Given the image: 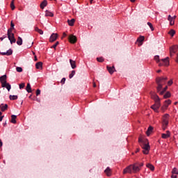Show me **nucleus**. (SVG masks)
I'll return each mask as SVG.
<instances>
[{
  "label": "nucleus",
  "instance_id": "obj_1",
  "mask_svg": "<svg viewBox=\"0 0 178 178\" xmlns=\"http://www.w3.org/2000/svg\"><path fill=\"white\" fill-rule=\"evenodd\" d=\"M152 98L154 100L155 104L151 106V108L153 109L154 112H158V109L161 108V99H159V96L156 94H154Z\"/></svg>",
  "mask_w": 178,
  "mask_h": 178
},
{
  "label": "nucleus",
  "instance_id": "obj_2",
  "mask_svg": "<svg viewBox=\"0 0 178 178\" xmlns=\"http://www.w3.org/2000/svg\"><path fill=\"white\" fill-rule=\"evenodd\" d=\"M167 80H168L167 77L161 76V77L156 78V81L158 85V86H157V92H159V91H161V90H162V87H163V86H165V84H166Z\"/></svg>",
  "mask_w": 178,
  "mask_h": 178
},
{
  "label": "nucleus",
  "instance_id": "obj_3",
  "mask_svg": "<svg viewBox=\"0 0 178 178\" xmlns=\"http://www.w3.org/2000/svg\"><path fill=\"white\" fill-rule=\"evenodd\" d=\"M154 60L159 63V66H169V57L165 58L159 59V56H154Z\"/></svg>",
  "mask_w": 178,
  "mask_h": 178
},
{
  "label": "nucleus",
  "instance_id": "obj_4",
  "mask_svg": "<svg viewBox=\"0 0 178 178\" xmlns=\"http://www.w3.org/2000/svg\"><path fill=\"white\" fill-rule=\"evenodd\" d=\"M0 83H1V87L3 88H6L8 91H10V88H12V86L9 83L6 82V75H3L0 76Z\"/></svg>",
  "mask_w": 178,
  "mask_h": 178
},
{
  "label": "nucleus",
  "instance_id": "obj_5",
  "mask_svg": "<svg viewBox=\"0 0 178 178\" xmlns=\"http://www.w3.org/2000/svg\"><path fill=\"white\" fill-rule=\"evenodd\" d=\"M7 35L10 44H15L16 39L15 38V33H12V29H9L7 32Z\"/></svg>",
  "mask_w": 178,
  "mask_h": 178
},
{
  "label": "nucleus",
  "instance_id": "obj_6",
  "mask_svg": "<svg viewBox=\"0 0 178 178\" xmlns=\"http://www.w3.org/2000/svg\"><path fill=\"white\" fill-rule=\"evenodd\" d=\"M168 124H169V114H165L163 116V130H166V127H168Z\"/></svg>",
  "mask_w": 178,
  "mask_h": 178
},
{
  "label": "nucleus",
  "instance_id": "obj_7",
  "mask_svg": "<svg viewBox=\"0 0 178 178\" xmlns=\"http://www.w3.org/2000/svg\"><path fill=\"white\" fill-rule=\"evenodd\" d=\"M126 173H133V165H130L124 169L123 175H126Z\"/></svg>",
  "mask_w": 178,
  "mask_h": 178
},
{
  "label": "nucleus",
  "instance_id": "obj_8",
  "mask_svg": "<svg viewBox=\"0 0 178 178\" xmlns=\"http://www.w3.org/2000/svg\"><path fill=\"white\" fill-rule=\"evenodd\" d=\"M178 49V46L177 45H174L170 48V56H173L174 54H176L177 52Z\"/></svg>",
  "mask_w": 178,
  "mask_h": 178
},
{
  "label": "nucleus",
  "instance_id": "obj_9",
  "mask_svg": "<svg viewBox=\"0 0 178 178\" xmlns=\"http://www.w3.org/2000/svg\"><path fill=\"white\" fill-rule=\"evenodd\" d=\"M141 168H140V165H138V163H135L132 165V170L133 173H137V172H140Z\"/></svg>",
  "mask_w": 178,
  "mask_h": 178
},
{
  "label": "nucleus",
  "instance_id": "obj_10",
  "mask_svg": "<svg viewBox=\"0 0 178 178\" xmlns=\"http://www.w3.org/2000/svg\"><path fill=\"white\" fill-rule=\"evenodd\" d=\"M69 41L71 42V44H75L77 41V38L73 35H70L69 36Z\"/></svg>",
  "mask_w": 178,
  "mask_h": 178
},
{
  "label": "nucleus",
  "instance_id": "obj_11",
  "mask_svg": "<svg viewBox=\"0 0 178 178\" xmlns=\"http://www.w3.org/2000/svg\"><path fill=\"white\" fill-rule=\"evenodd\" d=\"M175 19H176V16L172 17L168 15V20L170 21V26H173L175 24Z\"/></svg>",
  "mask_w": 178,
  "mask_h": 178
},
{
  "label": "nucleus",
  "instance_id": "obj_12",
  "mask_svg": "<svg viewBox=\"0 0 178 178\" xmlns=\"http://www.w3.org/2000/svg\"><path fill=\"white\" fill-rule=\"evenodd\" d=\"M58 38V33H53L49 38L50 42H54V41H56Z\"/></svg>",
  "mask_w": 178,
  "mask_h": 178
},
{
  "label": "nucleus",
  "instance_id": "obj_13",
  "mask_svg": "<svg viewBox=\"0 0 178 178\" xmlns=\"http://www.w3.org/2000/svg\"><path fill=\"white\" fill-rule=\"evenodd\" d=\"M13 54L12 49H8L6 52H1V55H6V56H10Z\"/></svg>",
  "mask_w": 178,
  "mask_h": 178
},
{
  "label": "nucleus",
  "instance_id": "obj_14",
  "mask_svg": "<svg viewBox=\"0 0 178 178\" xmlns=\"http://www.w3.org/2000/svg\"><path fill=\"white\" fill-rule=\"evenodd\" d=\"M0 109H1V112H5V111H7V109H8V104H1Z\"/></svg>",
  "mask_w": 178,
  "mask_h": 178
},
{
  "label": "nucleus",
  "instance_id": "obj_15",
  "mask_svg": "<svg viewBox=\"0 0 178 178\" xmlns=\"http://www.w3.org/2000/svg\"><path fill=\"white\" fill-rule=\"evenodd\" d=\"M169 137H170V131H167L166 134H161V138L166 139V138H169Z\"/></svg>",
  "mask_w": 178,
  "mask_h": 178
},
{
  "label": "nucleus",
  "instance_id": "obj_16",
  "mask_svg": "<svg viewBox=\"0 0 178 178\" xmlns=\"http://www.w3.org/2000/svg\"><path fill=\"white\" fill-rule=\"evenodd\" d=\"M107 70L110 73V74H113V73L115 72V67L107 66Z\"/></svg>",
  "mask_w": 178,
  "mask_h": 178
},
{
  "label": "nucleus",
  "instance_id": "obj_17",
  "mask_svg": "<svg viewBox=\"0 0 178 178\" xmlns=\"http://www.w3.org/2000/svg\"><path fill=\"white\" fill-rule=\"evenodd\" d=\"M70 63L72 69H76V61L75 60L70 59Z\"/></svg>",
  "mask_w": 178,
  "mask_h": 178
},
{
  "label": "nucleus",
  "instance_id": "obj_18",
  "mask_svg": "<svg viewBox=\"0 0 178 178\" xmlns=\"http://www.w3.org/2000/svg\"><path fill=\"white\" fill-rule=\"evenodd\" d=\"M146 167L148 168V169H150V170L152 172H154V170H155V167L154 166V165L151 164V163H147L146 165Z\"/></svg>",
  "mask_w": 178,
  "mask_h": 178
},
{
  "label": "nucleus",
  "instance_id": "obj_19",
  "mask_svg": "<svg viewBox=\"0 0 178 178\" xmlns=\"http://www.w3.org/2000/svg\"><path fill=\"white\" fill-rule=\"evenodd\" d=\"M48 5V1L47 0H44L41 3H40V8L44 9L45 6Z\"/></svg>",
  "mask_w": 178,
  "mask_h": 178
},
{
  "label": "nucleus",
  "instance_id": "obj_20",
  "mask_svg": "<svg viewBox=\"0 0 178 178\" xmlns=\"http://www.w3.org/2000/svg\"><path fill=\"white\" fill-rule=\"evenodd\" d=\"M104 173H106V175L107 176H111L112 172L111 171V168L109 167H108L105 170H104Z\"/></svg>",
  "mask_w": 178,
  "mask_h": 178
},
{
  "label": "nucleus",
  "instance_id": "obj_21",
  "mask_svg": "<svg viewBox=\"0 0 178 178\" xmlns=\"http://www.w3.org/2000/svg\"><path fill=\"white\" fill-rule=\"evenodd\" d=\"M17 116L15 115H11V123H13V124H16V119Z\"/></svg>",
  "mask_w": 178,
  "mask_h": 178
},
{
  "label": "nucleus",
  "instance_id": "obj_22",
  "mask_svg": "<svg viewBox=\"0 0 178 178\" xmlns=\"http://www.w3.org/2000/svg\"><path fill=\"white\" fill-rule=\"evenodd\" d=\"M74 22H76V20L74 19L67 20V23H68L69 26H74Z\"/></svg>",
  "mask_w": 178,
  "mask_h": 178
},
{
  "label": "nucleus",
  "instance_id": "obj_23",
  "mask_svg": "<svg viewBox=\"0 0 178 178\" xmlns=\"http://www.w3.org/2000/svg\"><path fill=\"white\" fill-rule=\"evenodd\" d=\"M35 31H36V33H38L40 34V35H42V34H44V31L41 29H40L38 27H35Z\"/></svg>",
  "mask_w": 178,
  "mask_h": 178
},
{
  "label": "nucleus",
  "instance_id": "obj_24",
  "mask_svg": "<svg viewBox=\"0 0 178 178\" xmlns=\"http://www.w3.org/2000/svg\"><path fill=\"white\" fill-rule=\"evenodd\" d=\"M142 148L143 149H150L149 143H145L143 145H142Z\"/></svg>",
  "mask_w": 178,
  "mask_h": 178
},
{
  "label": "nucleus",
  "instance_id": "obj_25",
  "mask_svg": "<svg viewBox=\"0 0 178 178\" xmlns=\"http://www.w3.org/2000/svg\"><path fill=\"white\" fill-rule=\"evenodd\" d=\"M36 69H42V62H38L35 64Z\"/></svg>",
  "mask_w": 178,
  "mask_h": 178
},
{
  "label": "nucleus",
  "instance_id": "obj_26",
  "mask_svg": "<svg viewBox=\"0 0 178 178\" xmlns=\"http://www.w3.org/2000/svg\"><path fill=\"white\" fill-rule=\"evenodd\" d=\"M166 90H168V86H166L163 90H161L159 92L160 95H163L165 92H166Z\"/></svg>",
  "mask_w": 178,
  "mask_h": 178
},
{
  "label": "nucleus",
  "instance_id": "obj_27",
  "mask_svg": "<svg viewBox=\"0 0 178 178\" xmlns=\"http://www.w3.org/2000/svg\"><path fill=\"white\" fill-rule=\"evenodd\" d=\"M45 16L49 17H54V14L52 13V12L47 10L45 13Z\"/></svg>",
  "mask_w": 178,
  "mask_h": 178
},
{
  "label": "nucleus",
  "instance_id": "obj_28",
  "mask_svg": "<svg viewBox=\"0 0 178 178\" xmlns=\"http://www.w3.org/2000/svg\"><path fill=\"white\" fill-rule=\"evenodd\" d=\"M17 44V45H22L23 44V39H22L20 38V36L18 37Z\"/></svg>",
  "mask_w": 178,
  "mask_h": 178
},
{
  "label": "nucleus",
  "instance_id": "obj_29",
  "mask_svg": "<svg viewBox=\"0 0 178 178\" xmlns=\"http://www.w3.org/2000/svg\"><path fill=\"white\" fill-rule=\"evenodd\" d=\"M170 92H167L164 95H163V98L164 99H166L168 98H170Z\"/></svg>",
  "mask_w": 178,
  "mask_h": 178
},
{
  "label": "nucleus",
  "instance_id": "obj_30",
  "mask_svg": "<svg viewBox=\"0 0 178 178\" xmlns=\"http://www.w3.org/2000/svg\"><path fill=\"white\" fill-rule=\"evenodd\" d=\"M152 130H154V128H152V127H149L147 129V131L146 132L147 136H149L151 131H152Z\"/></svg>",
  "mask_w": 178,
  "mask_h": 178
},
{
  "label": "nucleus",
  "instance_id": "obj_31",
  "mask_svg": "<svg viewBox=\"0 0 178 178\" xmlns=\"http://www.w3.org/2000/svg\"><path fill=\"white\" fill-rule=\"evenodd\" d=\"M10 8L12 10H15V0H12L11 3H10Z\"/></svg>",
  "mask_w": 178,
  "mask_h": 178
},
{
  "label": "nucleus",
  "instance_id": "obj_32",
  "mask_svg": "<svg viewBox=\"0 0 178 178\" xmlns=\"http://www.w3.org/2000/svg\"><path fill=\"white\" fill-rule=\"evenodd\" d=\"M26 90L27 92H31V86L30 85V83H27Z\"/></svg>",
  "mask_w": 178,
  "mask_h": 178
},
{
  "label": "nucleus",
  "instance_id": "obj_33",
  "mask_svg": "<svg viewBox=\"0 0 178 178\" xmlns=\"http://www.w3.org/2000/svg\"><path fill=\"white\" fill-rule=\"evenodd\" d=\"M9 98H10V99L11 101H15V100L17 99V95H10L9 96Z\"/></svg>",
  "mask_w": 178,
  "mask_h": 178
},
{
  "label": "nucleus",
  "instance_id": "obj_34",
  "mask_svg": "<svg viewBox=\"0 0 178 178\" xmlns=\"http://www.w3.org/2000/svg\"><path fill=\"white\" fill-rule=\"evenodd\" d=\"M168 34L170 35H171V37H173V35H175V34H176V31H175V30L171 29L169 32Z\"/></svg>",
  "mask_w": 178,
  "mask_h": 178
},
{
  "label": "nucleus",
  "instance_id": "obj_35",
  "mask_svg": "<svg viewBox=\"0 0 178 178\" xmlns=\"http://www.w3.org/2000/svg\"><path fill=\"white\" fill-rule=\"evenodd\" d=\"M147 26H149L152 31H154L155 30L154 26H152V24L151 22H147Z\"/></svg>",
  "mask_w": 178,
  "mask_h": 178
},
{
  "label": "nucleus",
  "instance_id": "obj_36",
  "mask_svg": "<svg viewBox=\"0 0 178 178\" xmlns=\"http://www.w3.org/2000/svg\"><path fill=\"white\" fill-rule=\"evenodd\" d=\"M170 104H172V100L168 99L165 101L164 105H168V107L169 105H170Z\"/></svg>",
  "mask_w": 178,
  "mask_h": 178
},
{
  "label": "nucleus",
  "instance_id": "obj_37",
  "mask_svg": "<svg viewBox=\"0 0 178 178\" xmlns=\"http://www.w3.org/2000/svg\"><path fill=\"white\" fill-rule=\"evenodd\" d=\"M145 38L144 36H140L137 39L138 42H143V41H144Z\"/></svg>",
  "mask_w": 178,
  "mask_h": 178
},
{
  "label": "nucleus",
  "instance_id": "obj_38",
  "mask_svg": "<svg viewBox=\"0 0 178 178\" xmlns=\"http://www.w3.org/2000/svg\"><path fill=\"white\" fill-rule=\"evenodd\" d=\"M74 74H76V71L72 70L71 74H70L69 75L70 79H73V76H74Z\"/></svg>",
  "mask_w": 178,
  "mask_h": 178
},
{
  "label": "nucleus",
  "instance_id": "obj_39",
  "mask_svg": "<svg viewBox=\"0 0 178 178\" xmlns=\"http://www.w3.org/2000/svg\"><path fill=\"white\" fill-rule=\"evenodd\" d=\"M172 175H178V170L176 168H174L172 170Z\"/></svg>",
  "mask_w": 178,
  "mask_h": 178
},
{
  "label": "nucleus",
  "instance_id": "obj_40",
  "mask_svg": "<svg viewBox=\"0 0 178 178\" xmlns=\"http://www.w3.org/2000/svg\"><path fill=\"white\" fill-rule=\"evenodd\" d=\"M16 71L18 72V73H22V72H23V68H22V67H17Z\"/></svg>",
  "mask_w": 178,
  "mask_h": 178
},
{
  "label": "nucleus",
  "instance_id": "obj_41",
  "mask_svg": "<svg viewBox=\"0 0 178 178\" xmlns=\"http://www.w3.org/2000/svg\"><path fill=\"white\" fill-rule=\"evenodd\" d=\"M166 109H168V105L163 104V106L161 107V111H163V112H165Z\"/></svg>",
  "mask_w": 178,
  "mask_h": 178
},
{
  "label": "nucleus",
  "instance_id": "obj_42",
  "mask_svg": "<svg viewBox=\"0 0 178 178\" xmlns=\"http://www.w3.org/2000/svg\"><path fill=\"white\" fill-rule=\"evenodd\" d=\"M97 62H101V63H102V62H104V57H97Z\"/></svg>",
  "mask_w": 178,
  "mask_h": 178
},
{
  "label": "nucleus",
  "instance_id": "obj_43",
  "mask_svg": "<svg viewBox=\"0 0 178 178\" xmlns=\"http://www.w3.org/2000/svg\"><path fill=\"white\" fill-rule=\"evenodd\" d=\"M58 45H59V42H56L53 46H51V48L55 49Z\"/></svg>",
  "mask_w": 178,
  "mask_h": 178
},
{
  "label": "nucleus",
  "instance_id": "obj_44",
  "mask_svg": "<svg viewBox=\"0 0 178 178\" xmlns=\"http://www.w3.org/2000/svg\"><path fill=\"white\" fill-rule=\"evenodd\" d=\"M26 84L24 83H22L19 84V89H23L24 87H25Z\"/></svg>",
  "mask_w": 178,
  "mask_h": 178
},
{
  "label": "nucleus",
  "instance_id": "obj_45",
  "mask_svg": "<svg viewBox=\"0 0 178 178\" xmlns=\"http://www.w3.org/2000/svg\"><path fill=\"white\" fill-rule=\"evenodd\" d=\"M143 154H145V155H148L149 152V149H144L143 151Z\"/></svg>",
  "mask_w": 178,
  "mask_h": 178
},
{
  "label": "nucleus",
  "instance_id": "obj_46",
  "mask_svg": "<svg viewBox=\"0 0 178 178\" xmlns=\"http://www.w3.org/2000/svg\"><path fill=\"white\" fill-rule=\"evenodd\" d=\"M10 26H11V27L10 29H12V31H13V29H15V24H13V22H11Z\"/></svg>",
  "mask_w": 178,
  "mask_h": 178
},
{
  "label": "nucleus",
  "instance_id": "obj_47",
  "mask_svg": "<svg viewBox=\"0 0 178 178\" xmlns=\"http://www.w3.org/2000/svg\"><path fill=\"white\" fill-rule=\"evenodd\" d=\"M172 84H173V80H170V81H168V86H172Z\"/></svg>",
  "mask_w": 178,
  "mask_h": 178
},
{
  "label": "nucleus",
  "instance_id": "obj_48",
  "mask_svg": "<svg viewBox=\"0 0 178 178\" xmlns=\"http://www.w3.org/2000/svg\"><path fill=\"white\" fill-rule=\"evenodd\" d=\"M40 94H41V90L40 89H38L36 90V95L38 96V95H40Z\"/></svg>",
  "mask_w": 178,
  "mask_h": 178
},
{
  "label": "nucleus",
  "instance_id": "obj_49",
  "mask_svg": "<svg viewBox=\"0 0 178 178\" xmlns=\"http://www.w3.org/2000/svg\"><path fill=\"white\" fill-rule=\"evenodd\" d=\"M65 81H66V78H63L60 81L61 84H65Z\"/></svg>",
  "mask_w": 178,
  "mask_h": 178
},
{
  "label": "nucleus",
  "instance_id": "obj_50",
  "mask_svg": "<svg viewBox=\"0 0 178 178\" xmlns=\"http://www.w3.org/2000/svg\"><path fill=\"white\" fill-rule=\"evenodd\" d=\"M138 141L139 143H144V139H143V137H140Z\"/></svg>",
  "mask_w": 178,
  "mask_h": 178
},
{
  "label": "nucleus",
  "instance_id": "obj_51",
  "mask_svg": "<svg viewBox=\"0 0 178 178\" xmlns=\"http://www.w3.org/2000/svg\"><path fill=\"white\" fill-rule=\"evenodd\" d=\"M138 166H139V168L140 169L141 168H143V166H144V163H140V164H138Z\"/></svg>",
  "mask_w": 178,
  "mask_h": 178
},
{
  "label": "nucleus",
  "instance_id": "obj_52",
  "mask_svg": "<svg viewBox=\"0 0 178 178\" xmlns=\"http://www.w3.org/2000/svg\"><path fill=\"white\" fill-rule=\"evenodd\" d=\"M171 178H177V175H175V174H172L171 175Z\"/></svg>",
  "mask_w": 178,
  "mask_h": 178
},
{
  "label": "nucleus",
  "instance_id": "obj_53",
  "mask_svg": "<svg viewBox=\"0 0 178 178\" xmlns=\"http://www.w3.org/2000/svg\"><path fill=\"white\" fill-rule=\"evenodd\" d=\"M2 145H3L2 140L0 139V148L1 147H2Z\"/></svg>",
  "mask_w": 178,
  "mask_h": 178
},
{
  "label": "nucleus",
  "instance_id": "obj_54",
  "mask_svg": "<svg viewBox=\"0 0 178 178\" xmlns=\"http://www.w3.org/2000/svg\"><path fill=\"white\" fill-rule=\"evenodd\" d=\"M3 119V116H1L0 117V122H2Z\"/></svg>",
  "mask_w": 178,
  "mask_h": 178
},
{
  "label": "nucleus",
  "instance_id": "obj_55",
  "mask_svg": "<svg viewBox=\"0 0 178 178\" xmlns=\"http://www.w3.org/2000/svg\"><path fill=\"white\" fill-rule=\"evenodd\" d=\"M176 63H178V54L177 55Z\"/></svg>",
  "mask_w": 178,
  "mask_h": 178
},
{
  "label": "nucleus",
  "instance_id": "obj_56",
  "mask_svg": "<svg viewBox=\"0 0 178 178\" xmlns=\"http://www.w3.org/2000/svg\"><path fill=\"white\" fill-rule=\"evenodd\" d=\"M93 87L94 88L97 87V84L95 83V82L93 83Z\"/></svg>",
  "mask_w": 178,
  "mask_h": 178
},
{
  "label": "nucleus",
  "instance_id": "obj_57",
  "mask_svg": "<svg viewBox=\"0 0 178 178\" xmlns=\"http://www.w3.org/2000/svg\"><path fill=\"white\" fill-rule=\"evenodd\" d=\"M5 38H0V40H1V41H3V39H4Z\"/></svg>",
  "mask_w": 178,
  "mask_h": 178
},
{
  "label": "nucleus",
  "instance_id": "obj_58",
  "mask_svg": "<svg viewBox=\"0 0 178 178\" xmlns=\"http://www.w3.org/2000/svg\"><path fill=\"white\" fill-rule=\"evenodd\" d=\"M66 35H67L66 33H63V37H66Z\"/></svg>",
  "mask_w": 178,
  "mask_h": 178
},
{
  "label": "nucleus",
  "instance_id": "obj_59",
  "mask_svg": "<svg viewBox=\"0 0 178 178\" xmlns=\"http://www.w3.org/2000/svg\"><path fill=\"white\" fill-rule=\"evenodd\" d=\"M157 73H161V70H157Z\"/></svg>",
  "mask_w": 178,
  "mask_h": 178
},
{
  "label": "nucleus",
  "instance_id": "obj_60",
  "mask_svg": "<svg viewBox=\"0 0 178 178\" xmlns=\"http://www.w3.org/2000/svg\"><path fill=\"white\" fill-rule=\"evenodd\" d=\"M131 2H136V0H130Z\"/></svg>",
  "mask_w": 178,
  "mask_h": 178
},
{
  "label": "nucleus",
  "instance_id": "obj_61",
  "mask_svg": "<svg viewBox=\"0 0 178 178\" xmlns=\"http://www.w3.org/2000/svg\"><path fill=\"white\" fill-rule=\"evenodd\" d=\"M177 103H178V102H176L175 103V105H177Z\"/></svg>",
  "mask_w": 178,
  "mask_h": 178
},
{
  "label": "nucleus",
  "instance_id": "obj_62",
  "mask_svg": "<svg viewBox=\"0 0 178 178\" xmlns=\"http://www.w3.org/2000/svg\"><path fill=\"white\" fill-rule=\"evenodd\" d=\"M1 115H2V112L0 111V116H1Z\"/></svg>",
  "mask_w": 178,
  "mask_h": 178
},
{
  "label": "nucleus",
  "instance_id": "obj_63",
  "mask_svg": "<svg viewBox=\"0 0 178 178\" xmlns=\"http://www.w3.org/2000/svg\"><path fill=\"white\" fill-rule=\"evenodd\" d=\"M3 163H6V162L5 161H3Z\"/></svg>",
  "mask_w": 178,
  "mask_h": 178
},
{
  "label": "nucleus",
  "instance_id": "obj_64",
  "mask_svg": "<svg viewBox=\"0 0 178 178\" xmlns=\"http://www.w3.org/2000/svg\"><path fill=\"white\" fill-rule=\"evenodd\" d=\"M93 0H91V2H92Z\"/></svg>",
  "mask_w": 178,
  "mask_h": 178
}]
</instances>
